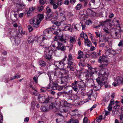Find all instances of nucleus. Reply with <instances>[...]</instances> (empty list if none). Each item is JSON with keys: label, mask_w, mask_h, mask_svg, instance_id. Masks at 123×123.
<instances>
[{"label": "nucleus", "mask_w": 123, "mask_h": 123, "mask_svg": "<svg viewBox=\"0 0 123 123\" xmlns=\"http://www.w3.org/2000/svg\"><path fill=\"white\" fill-rule=\"evenodd\" d=\"M58 86V83L57 82H54L52 84L51 86L47 87V90L48 91H50L52 89L53 90H56Z\"/></svg>", "instance_id": "obj_10"}, {"label": "nucleus", "mask_w": 123, "mask_h": 123, "mask_svg": "<svg viewBox=\"0 0 123 123\" xmlns=\"http://www.w3.org/2000/svg\"><path fill=\"white\" fill-rule=\"evenodd\" d=\"M12 30L11 29H9L8 30V32L10 35H12L13 33V32L12 31Z\"/></svg>", "instance_id": "obj_63"}, {"label": "nucleus", "mask_w": 123, "mask_h": 123, "mask_svg": "<svg viewBox=\"0 0 123 123\" xmlns=\"http://www.w3.org/2000/svg\"><path fill=\"white\" fill-rule=\"evenodd\" d=\"M40 45L42 47H43L44 48H46V46H45V44L43 41H42L40 43Z\"/></svg>", "instance_id": "obj_57"}, {"label": "nucleus", "mask_w": 123, "mask_h": 123, "mask_svg": "<svg viewBox=\"0 0 123 123\" xmlns=\"http://www.w3.org/2000/svg\"><path fill=\"white\" fill-rule=\"evenodd\" d=\"M78 120L76 119L74 120L73 119H71L70 120V123H79Z\"/></svg>", "instance_id": "obj_43"}, {"label": "nucleus", "mask_w": 123, "mask_h": 123, "mask_svg": "<svg viewBox=\"0 0 123 123\" xmlns=\"http://www.w3.org/2000/svg\"><path fill=\"white\" fill-rule=\"evenodd\" d=\"M91 56L93 58H96L97 57L98 55L96 53L94 52H92L91 54Z\"/></svg>", "instance_id": "obj_44"}, {"label": "nucleus", "mask_w": 123, "mask_h": 123, "mask_svg": "<svg viewBox=\"0 0 123 123\" xmlns=\"http://www.w3.org/2000/svg\"><path fill=\"white\" fill-rule=\"evenodd\" d=\"M120 121L123 123V115H121L120 117Z\"/></svg>", "instance_id": "obj_60"}, {"label": "nucleus", "mask_w": 123, "mask_h": 123, "mask_svg": "<svg viewBox=\"0 0 123 123\" xmlns=\"http://www.w3.org/2000/svg\"><path fill=\"white\" fill-rule=\"evenodd\" d=\"M41 109L42 111H47L50 110V108H49V106H43L41 107Z\"/></svg>", "instance_id": "obj_23"}, {"label": "nucleus", "mask_w": 123, "mask_h": 123, "mask_svg": "<svg viewBox=\"0 0 123 123\" xmlns=\"http://www.w3.org/2000/svg\"><path fill=\"white\" fill-rule=\"evenodd\" d=\"M51 98L49 97H48L45 99L44 101L43 102V103H48L49 101L51 99Z\"/></svg>", "instance_id": "obj_41"}, {"label": "nucleus", "mask_w": 123, "mask_h": 123, "mask_svg": "<svg viewBox=\"0 0 123 123\" xmlns=\"http://www.w3.org/2000/svg\"><path fill=\"white\" fill-rule=\"evenodd\" d=\"M31 93L32 95L35 96L38 95L39 94L38 92L36 89L34 90H32Z\"/></svg>", "instance_id": "obj_32"}, {"label": "nucleus", "mask_w": 123, "mask_h": 123, "mask_svg": "<svg viewBox=\"0 0 123 123\" xmlns=\"http://www.w3.org/2000/svg\"><path fill=\"white\" fill-rule=\"evenodd\" d=\"M86 12L87 14L88 15H92L93 14H94L95 15H96L95 13L90 9H88L87 10Z\"/></svg>", "instance_id": "obj_26"}, {"label": "nucleus", "mask_w": 123, "mask_h": 123, "mask_svg": "<svg viewBox=\"0 0 123 123\" xmlns=\"http://www.w3.org/2000/svg\"><path fill=\"white\" fill-rule=\"evenodd\" d=\"M63 2L62 0H58L56 2V3L58 6H61Z\"/></svg>", "instance_id": "obj_47"}, {"label": "nucleus", "mask_w": 123, "mask_h": 123, "mask_svg": "<svg viewBox=\"0 0 123 123\" xmlns=\"http://www.w3.org/2000/svg\"><path fill=\"white\" fill-rule=\"evenodd\" d=\"M60 104L62 107H69V104L67 101H61Z\"/></svg>", "instance_id": "obj_22"}, {"label": "nucleus", "mask_w": 123, "mask_h": 123, "mask_svg": "<svg viewBox=\"0 0 123 123\" xmlns=\"http://www.w3.org/2000/svg\"><path fill=\"white\" fill-rule=\"evenodd\" d=\"M60 111L61 112H66L68 111L69 110V107H60Z\"/></svg>", "instance_id": "obj_16"}, {"label": "nucleus", "mask_w": 123, "mask_h": 123, "mask_svg": "<svg viewBox=\"0 0 123 123\" xmlns=\"http://www.w3.org/2000/svg\"><path fill=\"white\" fill-rule=\"evenodd\" d=\"M118 45L119 46H121L123 45V41L121 40L120 41L119 43L118 44Z\"/></svg>", "instance_id": "obj_61"}, {"label": "nucleus", "mask_w": 123, "mask_h": 123, "mask_svg": "<svg viewBox=\"0 0 123 123\" xmlns=\"http://www.w3.org/2000/svg\"><path fill=\"white\" fill-rule=\"evenodd\" d=\"M44 9V7L42 6H40L38 7L37 10L39 11H41Z\"/></svg>", "instance_id": "obj_53"}, {"label": "nucleus", "mask_w": 123, "mask_h": 123, "mask_svg": "<svg viewBox=\"0 0 123 123\" xmlns=\"http://www.w3.org/2000/svg\"><path fill=\"white\" fill-rule=\"evenodd\" d=\"M47 12L46 13L47 15V20L48 21L50 20L51 19H49V18L52 17L54 16L53 13L51 12V9L49 7H47L46 8Z\"/></svg>", "instance_id": "obj_8"}, {"label": "nucleus", "mask_w": 123, "mask_h": 123, "mask_svg": "<svg viewBox=\"0 0 123 123\" xmlns=\"http://www.w3.org/2000/svg\"><path fill=\"white\" fill-rule=\"evenodd\" d=\"M59 117L56 119V121L57 123H64V121L62 120H60V118Z\"/></svg>", "instance_id": "obj_48"}, {"label": "nucleus", "mask_w": 123, "mask_h": 123, "mask_svg": "<svg viewBox=\"0 0 123 123\" xmlns=\"http://www.w3.org/2000/svg\"><path fill=\"white\" fill-rule=\"evenodd\" d=\"M60 18L62 21H64L66 19V17L64 15L60 16Z\"/></svg>", "instance_id": "obj_58"}, {"label": "nucleus", "mask_w": 123, "mask_h": 123, "mask_svg": "<svg viewBox=\"0 0 123 123\" xmlns=\"http://www.w3.org/2000/svg\"><path fill=\"white\" fill-rule=\"evenodd\" d=\"M65 60V58H64L61 62H56L55 63V65L56 67L60 69H63L64 67L65 66L63 63V62Z\"/></svg>", "instance_id": "obj_9"}, {"label": "nucleus", "mask_w": 123, "mask_h": 123, "mask_svg": "<svg viewBox=\"0 0 123 123\" xmlns=\"http://www.w3.org/2000/svg\"><path fill=\"white\" fill-rule=\"evenodd\" d=\"M95 33L96 34V37L97 38L98 37H100V36L102 37V35L101 34H100L99 32H95Z\"/></svg>", "instance_id": "obj_52"}, {"label": "nucleus", "mask_w": 123, "mask_h": 123, "mask_svg": "<svg viewBox=\"0 0 123 123\" xmlns=\"http://www.w3.org/2000/svg\"><path fill=\"white\" fill-rule=\"evenodd\" d=\"M76 41V40L75 37H70V42L72 43V44L74 43Z\"/></svg>", "instance_id": "obj_27"}, {"label": "nucleus", "mask_w": 123, "mask_h": 123, "mask_svg": "<svg viewBox=\"0 0 123 123\" xmlns=\"http://www.w3.org/2000/svg\"><path fill=\"white\" fill-rule=\"evenodd\" d=\"M39 63L41 67H44L46 66V62L43 61H40Z\"/></svg>", "instance_id": "obj_38"}, {"label": "nucleus", "mask_w": 123, "mask_h": 123, "mask_svg": "<svg viewBox=\"0 0 123 123\" xmlns=\"http://www.w3.org/2000/svg\"><path fill=\"white\" fill-rule=\"evenodd\" d=\"M110 48H107V50H105V54L106 56H108L110 54Z\"/></svg>", "instance_id": "obj_40"}, {"label": "nucleus", "mask_w": 123, "mask_h": 123, "mask_svg": "<svg viewBox=\"0 0 123 123\" xmlns=\"http://www.w3.org/2000/svg\"><path fill=\"white\" fill-rule=\"evenodd\" d=\"M53 53V51L52 50H49L48 52L45 50L44 55V57L48 60L51 59L52 57V56Z\"/></svg>", "instance_id": "obj_5"}, {"label": "nucleus", "mask_w": 123, "mask_h": 123, "mask_svg": "<svg viewBox=\"0 0 123 123\" xmlns=\"http://www.w3.org/2000/svg\"><path fill=\"white\" fill-rule=\"evenodd\" d=\"M108 79L107 80V81L106 82L104 83V85H105V88H110V85H108Z\"/></svg>", "instance_id": "obj_49"}, {"label": "nucleus", "mask_w": 123, "mask_h": 123, "mask_svg": "<svg viewBox=\"0 0 123 123\" xmlns=\"http://www.w3.org/2000/svg\"><path fill=\"white\" fill-rule=\"evenodd\" d=\"M78 54L79 56L77 57V59H81V58H83V57L82 56L83 55V53L82 51L80 50H79L78 52Z\"/></svg>", "instance_id": "obj_25"}, {"label": "nucleus", "mask_w": 123, "mask_h": 123, "mask_svg": "<svg viewBox=\"0 0 123 123\" xmlns=\"http://www.w3.org/2000/svg\"><path fill=\"white\" fill-rule=\"evenodd\" d=\"M63 88V86H58L56 90L60 91L62 90Z\"/></svg>", "instance_id": "obj_59"}, {"label": "nucleus", "mask_w": 123, "mask_h": 123, "mask_svg": "<svg viewBox=\"0 0 123 123\" xmlns=\"http://www.w3.org/2000/svg\"><path fill=\"white\" fill-rule=\"evenodd\" d=\"M70 86L71 87L73 88L74 91H75L76 92H77L78 90V88L77 86Z\"/></svg>", "instance_id": "obj_56"}, {"label": "nucleus", "mask_w": 123, "mask_h": 123, "mask_svg": "<svg viewBox=\"0 0 123 123\" xmlns=\"http://www.w3.org/2000/svg\"><path fill=\"white\" fill-rule=\"evenodd\" d=\"M110 54L113 55H115L116 54L115 51L113 49L110 48Z\"/></svg>", "instance_id": "obj_46"}, {"label": "nucleus", "mask_w": 123, "mask_h": 123, "mask_svg": "<svg viewBox=\"0 0 123 123\" xmlns=\"http://www.w3.org/2000/svg\"><path fill=\"white\" fill-rule=\"evenodd\" d=\"M118 85L121 84H122L123 82V78L121 76L117 77L115 80Z\"/></svg>", "instance_id": "obj_15"}, {"label": "nucleus", "mask_w": 123, "mask_h": 123, "mask_svg": "<svg viewBox=\"0 0 123 123\" xmlns=\"http://www.w3.org/2000/svg\"><path fill=\"white\" fill-rule=\"evenodd\" d=\"M27 27L29 31L31 32L33 31V29L31 26L28 25Z\"/></svg>", "instance_id": "obj_55"}, {"label": "nucleus", "mask_w": 123, "mask_h": 123, "mask_svg": "<svg viewBox=\"0 0 123 123\" xmlns=\"http://www.w3.org/2000/svg\"><path fill=\"white\" fill-rule=\"evenodd\" d=\"M81 27L80 25L79 24H77L76 25L75 24H73L72 25L73 28H72V27H71L70 28V31H74V30L75 29L76 31L78 30V28L80 29Z\"/></svg>", "instance_id": "obj_14"}, {"label": "nucleus", "mask_w": 123, "mask_h": 123, "mask_svg": "<svg viewBox=\"0 0 123 123\" xmlns=\"http://www.w3.org/2000/svg\"><path fill=\"white\" fill-rule=\"evenodd\" d=\"M99 0H91L89 2V6L90 7L93 9L96 8V6H97L99 4Z\"/></svg>", "instance_id": "obj_7"}, {"label": "nucleus", "mask_w": 123, "mask_h": 123, "mask_svg": "<svg viewBox=\"0 0 123 123\" xmlns=\"http://www.w3.org/2000/svg\"><path fill=\"white\" fill-rule=\"evenodd\" d=\"M82 7V5L81 4H78L75 7L76 9L77 10H79Z\"/></svg>", "instance_id": "obj_45"}, {"label": "nucleus", "mask_w": 123, "mask_h": 123, "mask_svg": "<svg viewBox=\"0 0 123 123\" xmlns=\"http://www.w3.org/2000/svg\"><path fill=\"white\" fill-rule=\"evenodd\" d=\"M64 76H62L61 78L62 80V81L64 83H65V82H67L68 81V74H66Z\"/></svg>", "instance_id": "obj_21"}, {"label": "nucleus", "mask_w": 123, "mask_h": 123, "mask_svg": "<svg viewBox=\"0 0 123 123\" xmlns=\"http://www.w3.org/2000/svg\"><path fill=\"white\" fill-rule=\"evenodd\" d=\"M110 38L106 37L105 36H104L103 38V40L105 42H108V40H109V39H110Z\"/></svg>", "instance_id": "obj_54"}, {"label": "nucleus", "mask_w": 123, "mask_h": 123, "mask_svg": "<svg viewBox=\"0 0 123 123\" xmlns=\"http://www.w3.org/2000/svg\"><path fill=\"white\" fill-rule=\"evenodd\" d=\"M59 72H60L61 75L64 74V75H65L66 73L65 70L63 69H60L59 70L56 69L54 75L57 76L58 74L57 73H58Z\"/></svg>", "instance_id": "obj_12"}, {"label": "nucleus", "mask_w": 123, "mask_h": 123, "mask_svg": "<svg viewBox=\"0 0 123 123\" xmlns=\"http://www.w3.org/2000/svg\"><path fill=\"white\" fill-rule=\"evenodd\" d=\"M120 19L119 18L117 17H115L112 21V22L115 24H119V21Z\"/></svg>", "instance_id": "obj_24"}, {"label": "nucleus", "mask_w": 123, "mask_h": 123, "mask_svg": "<svg viewBox=\"0 0 123 123\" xmlns=\"http://www.w3.org/2000/svg\"><path fill=\"white\" fill-rule=\"evenodd\" d=\"M78 110L76 109L71 111L70 112V115L72 116H75L76 113H78Z\"/></svg>", "instance_id": "obj_30"}, {"label": "nucleus", "mask_w": 123, "mask_h": 123, "mask_svg": "<svg viewBox=\"0 0 123 123\" xmlns=\"http://www.w3.org/2000/svg\"><path fill=\"white\" fill-rule=\"evenodd\" d=\"M105 22H100V24L99 25L97 26H94L93 27L96 29H98L100 27H102L105 25Z\"/></svg>", "instance_id": "obj_29"}, {"label": "nucleus", "mask_w": 123, "mask_h": 123, "mask_svg": "<svg viewBox=\"0 0 123 123\" xmlns=\"http://www.w3.org/2000/svg\"><path fill=\"white\" fill-rule=\"evenodd\" d=\"M85 45L90 47L92 45V43L88 39L85 40L84 41Z\"/></svg>", "instance_id": "obj_19"}, {"label": "nucleus", "mask_w": 123, "mask_h": 123, "mask_svg": "<svg viewBox=\"0 0 123 123\" xmlns=\"http://www.w3.org/2000/svg\"><path fill=\"white\" fill-rule=\"evenodd\" d=\"M96 86H95L93 87L94 89L96 91H97L101 87L102 85H98Z\"/></svg>", "instance_id": "obj_37"}, {"label": "nucleus", "mask_w": 123, "mask_h": 123, "mask_svg": "<svg viewBox=\"0 0 123 123\" xmlns=\"http://www.w3.org/2000/svg\"><path fill=\"white\" fill-rule=\"evenodd\" d=\"M39 2L40 4L41 5H43L45 4L44 1L43 0H40Z\"/></svg>", "instance_id": "obj_62"}, {"label": "nucleus", "mask_w": 123, "mask_h": 123, "mask_svg": "<svg viewBox=\"0 0 123 123\" xmlns=\"http://www.w3.org/2000/svg\"><path fill=\"white\" fill-rule=\"evenodd\" d=\"M35 38V36L32 35L29 37L28 39V41L29 43H33Z\"/></svg>", "instance_id": "obj_18"}, {"label": "nucleus", "mask_w": 123, "mask_h": 123, "mask_svg": "<svg viewBox=\"0 0 123 123\" xmlns=\"http://www.w3.org/2000/svg\"><path fill=\"white\" fill-rule=\"evenodd\" d=\"M38 99L41 103H43L45 99V97L44 96L42 97L39 96L38 98Z\"/></svg>", "instance_id": "obj_34"}, {"label": "nucleus", "mask_w": 123, "mask_h": 123, "mask_svg": "<svg viewBox=\"0 0 123 123\" xmlns=\"http://www.w3.org/2000/svg\"><path fill=\"white\" fill-rule=\"evenodd\" d=\"M87 84V85H89V86H93V85L94 84L93 80H88Z\"/></svg>", "instance_id": "obj_33"}, {"label": "nucleus", "mask_w": 123, "mask_h": 123, "mask_svg": "<svg viewBox=\"0 0 123 123\" xmlns=\"http://www.w3.org/2000/svg\"><path fill=\"white\" fill-rule=\"evenodd\" d=\"M84 76L86 77V79L87 80L89 78V75H91L90 72L88 71L85 72L84 73Z\"/></svg>", "instance_id": "obj_28"}, {"label": "nucleus", "mask_w": 123, "mask_h": 123, "mask_svg": "<svg viewBox=\"0 0 123 123\" xmlns=\"http://www.w3.org/2000/svg\"><path fill=\"white\" fill-rule=\"evenodd\" d=\"M115 32V35L116 39H117L120 36L121 33L120 31L118 29H116Z\"/></svg>", "instance_id": "obj_20"}, {"label": "nucleus", "mask_w": 123, "mask_h": 123, "mask_svg": "<svg viewBox=\"0 0 123 123\" xmlns=\"http://www.w3.org/2000/svg\"><path fill=\"white\" fill-rule=\"evenodd\" d=\"M44 18L43 15L41 14H38L37 17H35L31 19L29 21L30 24L32 25L33 27L37 28L39 27V24Z\"/></svg>", "instance_id": "obj_2"}, {"label": "nucleus", "mask_w": 123, "mask_h": 123, "mask_svg": "<svg viewBox=\"0 0 123 123\" xmlns=\"http://www.w3.org/2000/svg\"><path fill=\"white\" fill-rule=\"evenodd\" d=\"M51 22L52 23L56 25L57 26H59L61 25V23L60 22H58L56 21H52Z\"/></svg>", "instance_id": "obj_39"}, {"label": "nucleus", "mask_w": 123, "mask_h": 123, "mask_svg": "<svg viewBox=\"0 0 123 123\" xmlns=\"http://www.w3.org/2000/svg\"><path fill=\"white\" fill-rule=\"evenodd\" d=\"M57 42L58 46L56 47V50H60L62 51H64L66 49V47L63 46L61 47L63 44V43L62 42V43L58 41H57Z\"/></svg>", "instance_id": "obj_11"}, {"label": "nucleus", "mask_w": 123, "mask_h": 123, "mask_svg": "<svg viewBox=\"0 0 123 123\" xmlns=\"http://www.w3.org/2000/svg\"><path fill=\"white\" fill-rule=\"evenodd\" d=\"M56 105L55 103H52L49 106L50 110L51 109L54 112H56L57 111V109Z\"/></svg>", "instance_id": "obj_13"}, {"label": "nucleus", "mask_w": 123, "mask_h": 123, "mask_svg": "<svg viewBox=\"0 0 123 123\" xmlns=\"http://www.w3.org/2000/svg\"><path fill=\"white\" fill-rule=\"evenodd\" d=\"M79 89L77 91L78 94H80L83 92L84 90V89L82 86L79 87Z\"/></svg>", "instance_id": "obj_35"}, {"label": "nucleus", "mask_w": 123, "mask_h": 123, "mask_svg": "<svg viewBox=\"0 0 123 123\" xmlns=\"http://www.w3.org/2000/svg\"><path fill=\"white\" fill-rule=\"evenodd\" d=\"M75 84H76V85L78 86L79 87L82 86V85L83 84V82L82 81L76 80L74 81Z\"/></svg>", "instance_id": "obj_31"}, {"label": "nucleus", "mask_w": 123, "mask_h": 123, "mask_svg": "<svg viewBox=\"0 0 123 123\" xmlns=\"http://www.w3.org/2000/svg\"><path fill=\"white\" fill-rule=\"evenodd\" d=\"M88 120L87 118L86 117H85L83 119V122L84 123H86L88 121Z\"/></svg>", "instance_id": "obj_64"}, {"label": "nucleus", "mask_w": 123, "mask_h": 123, "mask_svg": "<svg viewBox=\"0 0 123 123\" xmlns=\"http://www.w3.org/2000/svg\"><path fill=\"white\" fill-rule=\"evenodd\" d=\"M63 33L62 31H59L57 32L56 36L58 38V39L62 42L64 43L66 42V39L63 38Z\"/></svg>", "instance_id": "obj_6"}, {"label": "nucleus", "mask_w": 123, "mask_h": 123, "mask_svg": "<svg viewBox=\"0 0 123 123\" xmlns=\"http://www.w3.org/2000/svg\"><path fill=\"white\" fill-rule=\"evenodd\" d=\"M107 42L108 43L109 46L110 47H111L112 44V41L111 39L110 38V39H109Z\"/></svg>", "instance_id": "obj_50"}, {"label": "nucleus", "mask_w": 123, "mask_h": 123, "mask_svg": "<svg viewBox=\"0 0 123 123\" xmlns=\"http://www.w3.org/2000/svg\"><path fill=\"white\" fill-rule=\"evenodd\" d=\"M110 99V97L109 95H107L103 98V102H108Z\"/></svg>", "instance_id": "obj_36"}, {"label": "nucleus", "mask_w": 123, "mask_h": 123, "mask_svg": "<svg viewBox=\"0 0 123 123\" xmlns=\"http://www.w3.org/2000/svg\"><path fill=\"white\" fill-rule=\"evenodd\" d=\"M99 73L98 77L96 79L98 85H102L103 82V83L107 82L109 74L108 70L105 69L100 70Z\"/></svg>", "instance_id": "obj_1"}, {"label": "nucleus", "mask_w": 123, "mask_h": 123, "mask_svg": "<svg viewBox=\"0 0 123 123\" xmlns=\"http://www.w3.org/2000/svg\"><path fill=\"white\" fill-rule=\"evenodd\" d=\"M56 82L57 83L58 82V83L61 84L64 83V82H63L61 77L57 79V81Z\"/></svg>", "instance_id": "obj_42"}, {"label": "nucleus", "mask_w": 123, "mask_h": 123, "mask_svg": "<svg viewBox=\"0 0 123 123\" xmlns=\"http://www.w3.org/2000/svg\"><path fill=\"white\" fill-rule=\"evenodd\" d=\"M98 62L101 63L99 66L100 70L104 69H107L105 68L107 67V65L109 64L108 58L105 56H100L99 58Z\"/></svg>", "instance_id": "obj_3"}, {"label": "nucleus", "mask_w": 123, "mask_h": 123, "mask_svg": "<svg viewBox=\"0 0 123 123\" xmlns=\"http://www.w3.org/2000/svg\"><path fill=\"white\" fill-rule=\"evenodd\" d=\"M53 28H49L45 29L43 31V35L44 36L47 40H49V38L51 37L50 34L54 30Z\"/></svg>", "instance_id": "obj_4"}, {"label": "nucleus", "mask_w": 123, "mask_h": 123, "mask_svg": "<svg viewBox=\"0 0 123 123\" xmlns=\"http://www.w3.org/2000/svg\"><path fill=\"white\" fill-rule=\"evenodd\" d=\"M102 119V117L101 116H99L98 118L97 117L96 121L98 122L99 123L101 121Z\"/></svg>", "instance_id": "obj_51"}, {"label": "nucleus", "mask_w": 123, "mask_h": 123, "mask_svg": "<svg viewBox=\"0 0 123 123\" xmlns=\"http://www.w3.org/2000/svg\"><path fill=\"white\" fill-rule=\"evenodd\" d=\"M45 40H47L43 35H41L37 38L36 41L38 43H40V42L43 41Z\"/></svg>", "instance_id": "obj_17"}]
</instances>
